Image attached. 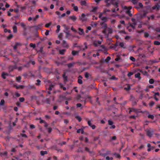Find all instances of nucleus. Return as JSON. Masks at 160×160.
<instances>
[{
  "instance_id": "obj_1",
  "label": "nucleus",
  "mask_w": 160,
  "mask_h": 160,
  "mask_svg": "<svg viewBox=\"0 0 160 160\" xmlns=\"http://www.w3.org/2000/svg\"><path fill=\"white\" fill-rule=\"evenodd\" d=\"M86 121H87V123L88 125L90 127H91L92 129H94L96 128V126L94 125H92L91 121L90 120H88V118H87L85 119Z\"/></svg>"
},
{
  "instance_id": "obj_2",
  "label": "nucleus",
  "mask_w": 160,
  "mask_h": 160,
  "mask_svg": "<svg viewBox=\"0 0 160 160\" xmlns=\"http://www.w3.org/2000/svg\"><path fill=\"white\" fill-rule=\"evenodd\" d=\"M147 135L149 137H152L153 134V131L152 130L146 129V130Z\"/></svg>"
},
{
  "instance_id": "obj_3",
  "label": "nucleus",
  "mask_w": 160,
  "mask_h": 160,
  "mask_svg": "<svg viewBox=\"0 0 160 160\" xmlns=\"http://www.w3.org/2000/svg\"><path fill=\"white\" fill-rule=\"evenodd\" d=\"M17 64L16 62L14 65H10L9 66L8 68L9 72H12L14 69L17 68Z\"/></svg>"
},
{
  "instance_id": "obj_4",
  "label": "nucleus",
  "mask_w": 160,
  "mask_h": 160,
  "mask_svg": "<svg viewBox=\"0 0 160 160\" xmlns=\"http://www.w3.org/2000/svg\"><path fill=\"white\" fill-rule=\"evenodd\" d=\"M108 124L109 125L111 126L109 127V128L111 129H114L115 128L116 126L115 125H113V122L111 120H108Z\"/></svg>"
},
{
  "instance_id": "obj_5",
  "label": "nucleus",
  "mask_w": 160,
  "mask_h": 160,
  "mask_svg": "<svg viewBox=\"0 0 160 160\" xmlns=\"http://www.w3.org/2000/svg\"><path fill=\"white\" fill-rule=\"evenodd\" d=\"M100 25L102 27V28L103 29H107V25L105 22H101L100 23Z\"/></svg>"
},
{
  "instance_id": "obj_6",
  "label": "nucleus",
  "mask_w": 160,
  "mask_h": 160,
  "mask_svg": "<svg viewBox=\"0 0 160 160\" xmlns=\"http://www.w3.org/2000/svg\"><path fill=\"white\" fill-rule=\"evenodd\" d=\"M62 45L63 47L67 48H68L69 47L68 43L65 40H64L62 41Z\"/></svg>"
},
{
  "instance_id": "obj_7",
  "label": "nucleus",
  "mask_w": 160,
  "mask_h": 160,
  "mask_svg": "<svg viewBox=\"0 0 160 160\" xmlns=\"http://www.w3.org/2000/svg\"><path fill=\"white\" fill-rule=\"evenodd\" d=\"M138 71L142 74L143 75L146 76H148V74L146 71H143L140 69H138Z\"/></svg>"
},
{
  "instance_id": "obj_8",
  "label": "nucleus",
  "mask_w": 160,
  "mask_h": 160,
  "mask_svg": "<svg viewBox=\"0 0 160 160\" xmlns=\"http://www.w3.org/2000/svg\"><path fill=\"white\" fill-rule=\"evenodd\" d=\"M159 5L158 4H156L154 6L152 7V9L153 10H158L159 9Z\"/></svg>"
},
{
  "instance_id": "obj_9",
  "label": "nucleus",
  "mask_w": 160,
  "mask_h": 160,
  "mask_svg": "<svg viewBox=\"0 0 160 160\" xmlns=\"http://www.w3.org/2000/svg\"><path fill=\"white\" fill-rule=\"evenodd\" d=\"M102 43V41H96L93 42V44L95 47L98 46V45H100Z\"/></svg>"
},
{
  "instance_id": "obj_10",
  "label": "nucleus",
  "mask_w": 160,
  "mask_h": 160,
  "mask_svg": "<svg viewBox=\"0 0 160 160\" xmlns=\"http://www.w3.org/2000/svg\"><path fill=\"white\" fill-rule=\"evenodd\" d=\"M69 19L72 20L73 22H75L77 20V18L75 16L73 15L69 16Z\"/></svg>"
},
{
  "instance_id": "obj_11",
  "label": "nucleus",
  "mask_w": 160,
  "mask_h": 160,
  "mask_svg": "<svg viewBox=\"0 0 160 160\" xmlns=\"http://www.w3.org/2000/svg\"><path fill=\"white\" fill-rule=\"evenodd\" d=\"M80 20L82 21H86V19L85 18V14L84 13L82 14L81 17L80 18Z\"/></svg>"
},
{
  "instance_id": "obj_12",
  "label": "nucleus",
  "mask_w": 160,
  "mask_h": 160,
  "mask_svg": "<svg viewBox=\"0 0 160 160\" xmlns=\"http://www.w3.org/2000/svg\"><path fill=\"white\" fill-rule=\"evenodd\" d=\"M79 52V51H76L74 50H72V54L73 56H74L78 55V54Z\"/></svg>"
},
{
  "instance_id": "obj_13",
  "label": "nucleus",
  "mask_w": 160,
  "mask_h": 160,
  "mask_svg": "<svg viewBox=\"0 0 160 160\" xmlns=\"http://www.w3.org/2000/svg\"><path fill=\"white\" fill-rule=\"evenodd\" d=\"M8 76V73H7L5 72H3L2 73V74H1V76L2 77V78H3V79L6 78L5 76Z\"/></svg>"
},
{
  "instance_id": "obj_14",
  "label": "nucleus",
  "mask_w": 160,
  "mask_h": 160,
  "mask_svg": "<svg viewBox=\"0 0 160 160\" xmlns=\"http://www.w3.org/2000/svg\"><path fill=\"white\" fill-rule=\"evenodd\" d=\"M65 75L66 73L64 72L62 75V77L63 78L64 81L65 82H66L67 81V76H66Z\"/></svg>"
},
{
  "instance_id": "obj_15",
  "label": "nucleus",
  "mask_w": 160,
  "mask_h": 160,
  "mask_svg": "<svg viewBox=\"0 0 160 160\" xmlns=\"http://www.w3.org/2000/svg\"><path fill=\"white\" fill-rule=\"evenodd\" d=\"M78 30L79 31V34L80 35H82L84 34L83 30L82 29L79 28L78 29Z\"/></svg>"
},
{
  "instance_id": "obj_16",
  "label": "nucleus",
  "mask_w": 160,
  "mask_h": 160,
  "mask_svg": "<svg viewBox=\"0 0 160 160\" xmlns=\"http://www.w3.org/2000/svg\"><path fill=\"white\" fill-rule=\"evenodd\" d=\"M135 77L138 78L139 80H141V78L140 77V74L139 72H138L135 75Z\"/></svg>"
},
{
  "instance_id": "obj_17",
  "label": "nucleus",
  "mask_w": 160,
  "mask_h": 160,
  "mask_svg": "<svg viewBox=\"0 0 160 160\" xmlns=\"http://www.w3.org/2000/svg\"><path fill=\"white\" fill-rule=\"evenodd\" d=\"M72 6L74 10L76 12H77L78 11V8L77 6H75L74 4L72 3Z\"/></svg>"
},
{
  "instance_id": "obj_18",
  "label": "nucleus",
  "mask_w": 160,
  "mask_h": 160,
  "mask_svg": "<svg viewBox=\"0 0 160 160\" xmlns=\"http://www.w3.org/2000/svg\"><path fill=\"white\" fill-rule=\"evenodd\" d=\"M113 155L115 156L116 158L120 159L121 158V156L118 153H117L116 152H115L112 154Z\"/></svg>"
},
{
  "instance_id": "obj_19",
  "label": "nucleus",
  "mask_w": 160,
  "mask_h": 160,
  "mask_svg": "<svg viewBox=\"0 0 160 160\" xmlns=\"http://www.w3.org/2000/svg\"><path fill=\"white\" fill-rule=\"evenodd\" d=\"M112 1L111 0H105V2L107 3V6H108L111 3H112Z\"/></svg>"
},
{
  "instance_id": "obj_20",
  "label": "nucleus",
  "mask_w": 160,
  "mask_h": 160,
  "mask_svg": "<svg viewBox=\"0 0 160 160\" xmlns=\"http://www.w3.org/2000/svg\"><path fill=\"white\" fill-rule=\"evenodd\" d=\"M14 87H15L17 89H19V88L22 89L24 87V86L23 85H21L17 86L16 85H14Z\"/></svg>"
},
{
  "instance_id": "obj_21",
  "label": "nucleus",
  "mask_w": 160,
  "mask_h": 160,
  "mask_svg": "<svg viewBox=\"0 0 160 160\" xmlns=\"http://www.w3.org/2000/svg\"><path fill=\"white\" fill-rule=\"evenodd\" d=\"M75 62H72V63H70L68 64H67V66L69 68H71L72 67H73L74 65L75 64Z\"/></svg>"
},
{
  "instance_id": "obj_22",
  "label": "nucleus",
  "mask_w": 160,
  "mask_h": 160,
  "mask_svg": "<svg viewBox=\"0 0 160 160\" xmlns=\"http://www.w3.org/2000/svg\"><path fill=\"white\" fill-rule=\"evenodd\" d=\"M0 155L2 156H6L7 155V152L6 151L0 153Z\"/></svg>"
},
{
  "instance_id": "obj_23",
  "label": "nucleus",
  "mask_w": 160,
  "mask_h": 160,
  "mask_svg": "<svg viewBox=\"0 0 160 160\" xmlns=\"http://www.w3.org/2000/svg\"><path fill=\"white\" fill-rule=\"evenodd\" d=\"M66 51V50L65 49H62L60 50L59 51V53L62 55H63L64 54V52Z\"/></svg>"
},
{
  "instance_id": "obj_24",
  "label": "nucleus",
  "mask_w": 160,
  "mask_h": 160,
  "mask_svg": "<svg viewBox=\"0 0 160 160\" xmlns=\"http://www.w3.org/2000/svg\"><path fill=\"white\" fill-rule=\"evenodd\" d=\"M80 4L82 6H86V2L85 0L81 1L80 2Z\"/></svg>"
},
{
  "instance_id": "obj_25",
  "label": "nucleus",
  "mask_w": 160,
  "mask_h": 160,
  "mask_svg": "<svg viewBox=\"0 0 160 160\" xmlns=\"http://www.w3.org/2000/svg\"><path fill=\"white\" fill-rule=\"evenodd\" d=\"M143 7V5L142 4V3L141 2H139L138 3V6L136 7V8L137 9H138L139 8H142Z\"/></svg>"
},
{
  "instance_id": "obj_26",
  "label": "nucleus",
  "mask_w": 160,
  "mask_h": 160,
  "mask_svg": "<svg viewBox=\"0 0 160 160\" xmlns=\"http://www.w3.org/2000/svg\"><path fill=\"white\" fill-rule=\"evenodd\" d=\"M54 85H53L52 84H51L49 85V87L48 88V89L49 91L52 90V88L54 87Z\"/></svg>"
},
{
  "instance_id": "obj_27",
  "label": "nucleus",
  "mask_w": 160,
  "mask_h": 160,
  "mask_svg": "<svg viewBox=\"0 0 160 160\" xmlns=\"http://www.w3.org/2000/svg\"><path fill=\"white\" fill-rule=\"evenodd\" d=\"M48 153V152L47 151H41L40 152V154L42 156H43L45 154H47Z\"/></svg>"
},
{
  "instance_id": "obj_28",
  "label": "nucleus",
  "mask_w": 160,
  "mask_h": 160,
  "mask_svg": "<svg viewBox=\"0 0 160 160\" xmlns=\"http://www.w3.org/2000/svg\"><path fill=\"white\" fill-rule=\"evenodd\" d=\"M39 17V16L38 15H37L35 17L33 18V22L36 21L37 19Z\"/></svg>"
},
{
  "instance_id": "obj_29",
  "label": "nucleus",
  "mask_w": 160,
  "mask_h": 160,
  "mask_svg": "<svg viewBox=\"0 0 160 160\" xmlns=\"http://www.w3.org/2000/svg\"><path fill=\"white\" fill-rule=\"evenodd\" d=\"M97 23L96 22H92L91 25L92 27H96L97 25Z\"/></svg>"
},
{
  "instance_id": "obj_30",
  "label": "nucleus",
  "mask_w": 160,
  "mask_h": 160,
  "mask_svg": "<svg viewBox=\"0 0 160 160\" xmlns=\"http://www.w3.org/2000/svg\"><path fill=\"white\" fill-rule=\"evenodd\" d=\"M75 118L77 119V120L79 122H80L81 120L82 119L81 117L78 116H77L75 117Z\"/></svg>"
},
{
  "instance_id": "obj_31",
  "label": "nucleus",
  "mask_w": 160,
  "mask_h": 160,
  "mask_svg": "<svg viewBox=\"0 0 160 160\" xmlns=\"http://www.w3.org/2000/svg\"><path fill=\"white\" fill-rule=\"evenodd\" d=\"M119 46L123 48H125L126 47L124 46V43L123 42H121L119 43Z\"/></svg>"
},
{
  "instance_id": "obj_32",
  "label": "nucleus",
  "mask_w": 160,
  "mask_h": 160,
  "mask_svg": "<svg viewBox=\"0 0 160 160\" xmlns=\"http://www.w3.org/2000/svg\"><path fill=\"white\" fill-rule=\"evenodd\" d=\"M114 6L116 7V10L117 11H118L119 10V8H118V3L117 2H116L114 4Z\"/></svg>"
},
{
  "instance_id": "obj_33",
  "label": "nucleus",
  "mask_w": 160,
  "mask_h": 160,
  "mask_svg": "<svg viewBox=\"0 0 160 160\" xmlns=\"http://www.w3.org/2000/svg\"><path fill=\"white\" fill-rule=\"evenodd\" d=\"M108 18H107V17H102L101 19L104 22H106L107 21V19H108Z\"/></svg>"
},
{
  "instance_id": "obj_34",
  "label": "nucleus",
  "mask_w": 160,
  "mask_h": 160,
  "mask_svg": "<svg viewBox=\"0 0 160 160\" xmlns=\"http://www.w3.org/2000/svg\"><path fill=\"white\" fill-rule=\"evenodd\" d=\"M126 13L130 17L132 16V14L131 13V11L129 10H127L126 12Z\"/></svg>"
},
{
  "instance_id": "obj_35",
  "label": "nucleus",
  "mask_w": 160,
  "mask_h": 160,
  "mask_svg": "<svg viewBox=\"0 0 160 160\" xmlns=\"http://www.w3.org/2000/svg\"><path fill=\"white\" fill-rule=\"evenodd\" d=\"M60 26L59 25H57V29L56 31V32L57 33H58L60 30Z\"/></svg>"
},
{
  "instance_id": "obj_36",
  "label": "nucleus",
  "mask_w": 160,
  "mask_h": 160,
  "mask_svg": "<svg viewBox=\"0 0 160 160\" xmlns=\"http://www.w3.org/2000/svg\"><path fill=\"white\" fill-rule=\"evenodd\" d=\"M13 32H14L15 33L17 32V27L16 26H14L13 27Z\"/></svg>"
},
{
  "instance_id": "obj_37",
  "label": "nucleus",
  "mask_w": 160,
  "mask_h": 160,
  "mask_svg": "<svg viewBox=\"0 0 160 160\" xmlns=\"http://www.w3.org/2000/svg\"><path fill=\"white\" fill-rule=\"evenodd\" d=\"M21 78L20 76H19L16 78V81L18 82H20Z\"/></svg>"
},
{
  "instance_id": "obj_38",
  "label": "nucleus",
  "mask_w": 160,
  "mask_h": 160,
  "mask_svg": "<svg viewBox=\"0 0 160 160\" xmlns=\"http://www.w3.org/2000/svg\"><path fill=\"white\" fill-rule=\"evenodd\" d=\"M28 74V76H29L30 77H35V75L34 74H32V72L31 71H30L29 72Z\"/></svg>"
},
{
  "instance_id": "obj_39",
  "label": "nucleus",
  "mask_w": 160,
  "mask_h": 160,
  "mask_svg": "<svg viewBox=\"0 0 160 160\" xmlns=\"http://www.w3.org/2000/svg\"><path fill=\"white\" fill-rule=\"evenodd\" d=\"M154 44L156 45H160V42L159 41H155L154 42Z\"/></svg>"
},
{
  "instance_id": "obj_40",
  "label": "nucleus",
  "mask_w": 160,
  "mask_h": 160,
  "mask_svg": "<svg viewBox=\"0 0 160 160\" xmlns=\"http://www.w3.org/2000/svg\"><path fill=\"white\" fill-rule=\"evenodd\" d=\"M111 57L109 56L107 57L105 60V61L106 62H108L111 59Z\"/></svg>"
},
{
  "instance_id": "obj_41",
  "label": "nucleus",
  "mask_w": 160,
  "mask_h": 160,
  "mask_svg": "<svg viewBox=\"0 0 160 160\" xmlns=\"http://www.w3.org/2000/svg\"><path fill=\"white\" fill-rule=\"evenodd\" d=\"M84 75L85 78H88L89 76H91V75H90L89 74L88 72H86L85 73Z\"/></svg>"
},
{
  "instance_id": "obj_42",
  "label": "nucleus",
  "mask_w": 160,
  "mask_h": 160,
  "mask_svg": "<svg viewBox=\"0 0 160 160\" xmlns=\"http://www.w3.org/2000/svg\"><path fill=\"white\" fill-rule=\"evenodd\" d=\"M37 82L36 83V84L37 86H39L41 82V81L39 79H37Z\"/></svg>"
},
{
  "instance_id": "obj_43",
  "label": "nucleus",
  "mask_w": 160,
  "mask_h": 160,
  "mask_svg": "<svg viewBox=\"0 0 160 160\" xmlns=\"http://www.w3.org/2000/svg\"><path fill=\"white\" fill-rule=\"evenodd\" d=\"M154 80L153 79H151L149 80V82L150 84H152L154 83Z\"/></svg>"
},
{
  "instance_id": "obj_44",
  "label": "nucleus",
  "mask_w": 160,
  "mask_h": 160,
  "mask_svg": "<svg viewBox=\"0 0 160 160\" xmlns=\"http://www.w3.org/2000/svg\"><path fill=\"white\" fill-rule=\"evenodd\" d=\"M29 46L31 47H32L33 48H35L36 47V45L35 44L30 43L29 44Z\"/></svg>"
},
{
  "instance_id": "obj_45",
  "label": "nucleus",
  "mask_w": 160,
  "mask_h": 160,
  "mask_svg": "<svg viewBox=\"0 0 160 160\" xmlns=\"http://www.w3.org/2000/svg\"><path fill=\"white\" fill-rule=\"evenodd\" d=\"M21 26L24 28V29H26V25L23 22H21Z\"/></svg>"
},
{
  "instance_id": "obj_46",
  "label": "nucleus",
  "mask_w": 160,
  "mask_h": 160,
  "mask_svg": "<svg viewBox=\"0 0 160 160\" xmlns=\"http://www.w3.org/2000/svg\"><path fill=\"white\" fill-rule=\"evenodd\" d=\"M154 102L152 101L149 102V105L150 107H152L154 104Z\"/></svg>"
},
{
  "instance_id": "obj_47",
  "label": "nucleus",
  "mask_w": 160,
  "mask_h": 160,
  "mask_svg": "<svg viewBox=\"0 0 160 160\" xmlns=\"http://www.w3.org/2000/svg\"><path fill=\"white\" fill-rule=\"evenodd\" d=\"M106 159L107 160H113V158L112 157H110L109 156H107L106 157Z\"/></svg>"
},
{
  "instance_id": "obj_48",
  "label": "nucleus",
  "mask_w": 160,
  "mask_h": 160,
  "mask_svg": "<svg viewBox=\"0 0 160 160\" xmlns=\"http://www.w3.org/2000/svg\"><path fill=\"white\" fill-rule=\"evenodd\" d=\"M81 97L80 95H78L76 97V99L77 100H79L81 98Z\"/></svg>"
},
{
  "instance_id": "obj_49",
  "label": "nucleus",
  "mask_w": 160,
  "mask_h": 160,
  "mask_svg": "<svg viewBox=\"0 0 160 160\" xmlns=\"http://www.w3.org/2000/svg\"><path fill=\"white\" fill-rule=\"evenodd\" d=\"M130 59L132 62H135L136 61V59L133 57L131 56L130 57Z\"/></svg>"
},
{
  "instance_id": "obj_50",
  "label": "nucleus",
  "mask_w": 160,
  "mask_h": 160,
  "mask_svg": "<svg viewBox=\"0 0 160 160\" xmlns=\"http://www.w3.org/2000/svg\"><path fill=\"white\" fill-rule=\"evenodd\" d=\"M148 118H151L152 120H153L154 119V117L153 115H148Z\"/></svg>"
},
{
  "instance_id": "obj_51",
  "label": "nucleus",
  "mask_w": 160,
  "mask_h": 160,
  "mask_svg": "<svg viewBox=\"0 0 160 160\" xmlns=\"http://www.w3.org/2000/svg\"><path fill=\"white\" fill-rule=\"evenodd\" d=\"M111 152L109 151H108L106 153H104L103 154V155L104 156H105L107 155L108 154H110Z\"/></svg>"
},
{
  "instance_id": "obj_52",
  "label": "nucleus",
  "mask_w": 160,
  "mask_h": 160,
  "mask_svg": "<svg viewBox=\"0 0 160 160\" xmlns=\"http://www.w3.org/2000/svg\"><path fill=\"white\" fill-rule=\"evenodd\" d=\"M130 86L129 85H128L127 87L124 88V89L127 91H129L130 89Z\"/></svg>"
},
{
  "instance_id": "obj_53",
  "label": "nucleus",
  "mask_w": 160,
  "mask_h": 160,
  "mask_svg": "<svg viewBox=\"0 0 160 160\" xmlns=\"http://www.w3.org/2000/svg\"><path fill=\"white\" fill-rule=\"evenodd\" d=\"M51 22H50L46 24L45 25V27L46 28H49L51 24Z\"/></svg>"
},
{
  "instance_id": "obj_54",
  "label": "nucleus",
  "mask_w": 160,
  "mask_h": 160,
  "mask_svg": "<svg viewBox=\"0 0 160 160\" xmlns=\"http://www.w3.org/2000/svg\"><path fill=\"white\" fill-rule=\"evenodd\" d=\"M4 32H8L9 33H10L11 32V30H10L7 29V28L4 29Z\"/></svg>"
},
{
  "instance_id": "obj_55",
  "label": "nucleus",
  "mask_w": 160,
  "mask_h": 160,
  "mask_svg": "<svg viewBox=\"0 0 160 160\" xmlns=\"http://www.w3.org/2000/svg\"><path fill=\"white\" fill-rule=\"evenodd\" d=\"M78 83L79 84H82V81L81 79H78Z\"/></svg>"
},
{
  "instance_id": "obj_56",
  "label": "nucleus",
  "mask_w": 160,
  "mask_h": 160,
  "mask_svg": "<svg viewBox=\"0 0 160 160\" xmlns=\"http://www.w3.org/2000/svg\"><path fill=\"white\" fill-rule=\"evenodd\" d=\"M19 43H16L15 45L13 46V48L14 49L16 50L17 48V46L18 45H19Z\"/></svg>"
},
{
  "instance_id": "obj_57",
  "label": "nucleus",
  "mask_w": 160,
  "mask_h": 160,
  "mask_svg": "<svg viewBox=\"0 0 160 160\" xmlns=\"http://www.w3.org/2000/svg\"><path fill=\"white\" fill-rule=\"evenodd\" d=\"M39 119L40 120L39 122L40 123H44L45 122L41 118H39Z\"/></svg>"
},
{
  "instance_id": "obj_58",
  "label": "nucleus",
  "mask_w": 160,
  "mask_h": 160,
  "mask_svg": "<svg viewBox=\"0 0 160 160\" xmlns=\"http://www.w3.org/2000/svg\"><path fill=\"white\" fill-rule=\"evenodd\" d=\"M104 14V13H103V12L100 13L99 16H98L99 18L101 19V18L102 17V16L103 14Z\"/></svg>"
},
{
  "instance_id": "obj_59",
  "label": "nucleus",
  "mask_w": 160,
  "mask_h": 160,
  "mask_svg": "<svg viewBox=\"0 0 160 160\" xmlns=\"http://www.w3.org/2000/svg\"><path fill=\"white\" fill-rule=\"evenodd\" d=\"M144 36L145 37V38H147L149 36V34H148V33L147 32H144Z\"/></svg>"
},
{
  "instance_id": "obj_60",
  "label": "nucleus",
  "mask_w": 160,
  "mask_h": 160,
  "mask_svg": "<svg viewBox=\"0 0 160 160\" xmlns=\"http://www.w3.org/2000/svg\"><path fill=\"white\" fill-rule=\"evenodd\" d=\"M97 9H98V7H94L92 9V12H95L96 11Z\"/></svg>"
},
{
  "instance_id": "obj_61",
  "label": "nucleus",
  "mask_w": 160,
  "mask_h": 160,
  "mask_svg": "<svg viewBox=\"0 0 160 160\" xmlns=\"http://www.w3.org/2000/svg\"><path fill=\"white\" fill-rule=\"evenodd\" d=\"M19 100L21 102H23L24 101L25 99L24 98L22 97L19 98Z\"/></svg>"
},
{
  "instance_id": "obj_62",
  "label": "nucleus",
  "mask_w": 160,
  "mask_h": 160,
  "mask_svg": "<svg viewBox=\"0 0 160 160\" xmlns=\"http://www.w3.org/2000/svg\"><path fill=\"white\" fill-rule=\"evenodd\" d=\"M30 62H28L26 64L24 65L23 66L27 68H28L29 66Z\"/></svg>"
},
{
  "instance_id": "obj_63",
  "label": "nucleus",
  "mask_w": 160,
  "mask_h": 160,
  "mask_svg": "<svg viewBox=\"0 0 160 160\" xmlns=\"http://www.w3.org/2000/svg\"><path fill=\"white\" fill-rule=\"evenodd\" d=\"M23 76L25 78H27L28 76V73H27L26 72L24 73L23 74Z\"/></svg>"
},
{
  "instance_id": "obj_64",
  "label": "nucleus",
  "mask_w": 160,
  "mask_h": 160,
  "mask_svg": "<svg viewBox=\"0 0 160 160\" xmlns=\"http://www.w3.org/2000/svg\"><path fill=\"white\" fill-rule=\"evenodd\" d=\"M13 37V35L12 34H10L7 37L8 39H10L12 38Z\"/></svg>"
}]
</instances>
